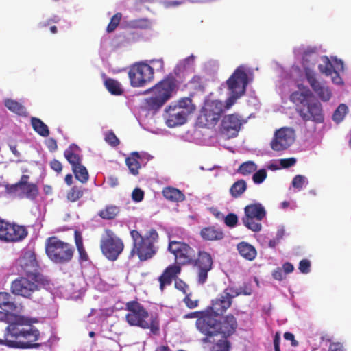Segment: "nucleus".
Wrapping results in <instances>:
<instances>
[{
	"label": "nucleus",
	"instance_id": "3c124183",
	"mask_svg": "<svg viewBox=\"0 0 351 351\" xmlns=\"http://www.w3.org/2000/svg\"><path fill=\"white\" fill-rule=\"evenodd\" d=\"M223 218L224 223L228 227L234 228L238 223V217L234 213H229Z\"/></svg>",
	"mask_w": 351,
	"mask_h": 351
},
{
	"label": "nucleus",
	"instance_id": "aec40b11",
	"mask_svg": "<svg viewBox=\"0 0 351 351\" xmlns=\"http://www.w3.org/2000/svg\"><path fill=\"white\" fill-rule=\"evenodd\" d=\"M29 178V176L23 175L18 182L12 185L11 189L13 191L19 189L23 197L34 200L37 197L39 190L36 184L28 182Z\"/></svg>",
	"mask_w": 351,
	"mask_h": 351
},
{
	"label": "nucleus",
	"instance_id": "5701e85b",
	"mask_svg": "<svg viewBox=\"0 0 351 351\" xmlns=\"http://www.w3.org/2000/svg\"><path fill=\"white\" fill-rule=\"evenodd\" d=\"M181 265L178 263L172 264L168 266L162 274L159 277L158 280L160 282V288L162 291L166 285H169L172 282L173 278L181 271Z\"/></svg>",
	"mask_w": 351,
	"mask_h": 351
},
{
	"label": "nucleus",
	"instance_id": "bf43d9fd",
	"mask_svg": "<svg viewBox=\"0 0 351 351\" xmlns=\"http://www.w3.org/2000/svg\"><path fill=\"white\" fill-rule=\"evenodd\" d=\"M285 274L282 271V269L281 267H277L274 271L272 272V277L278 281H281L283 279L285 278Z\"/></svg>",
	"mask_w": 351,
	"mask_h": 351
},
{
	"label": "nucleus",
	"instance_id": "7c9ffc66",
	"mask_svg": "<svg viewBox=\"0 0 351 351\" xmlns=\"http://www.w3.org/2000/svg\"><path fill=\"white\" fill-rule=\"evenodd\" d=\"M162 193L165 199L171 202H182L185 199L184 195L179 189L174 187H165Z\"/></svg>",
	"mask_w": 351,
	"mask_h": 351
},
{
	"label": "nucleus",
	"instance_id": "4d7b16f0",
	"mask_svg": "<svg viewBox=\"0 0 351 351\" xmlns=\"http://www.w3.org/2000/svg\"><path fill=\"white\" fill-rule=\"evenodd\" d=\"M296 163L295 158H284L280 160V164L283 168H289L293 166Z\"/></svg>",
	"mask_w": 351,
	"mask_h": 351
},
{
	"label": "nucleus",
	"instance_id": "c03bdc74",
	"mask_svg": "<svg viewBox=\"0 0 351 351\" xmlns=\"http://www.w3.org/2000/svg\"><path fill=\"white\" fill-rule=\"evenodd\" d=\"M257 169V165L253 161H246L243 162L237 169V172L243 176H249L254 172Z\"/></svg>",
	"mask_w": 351,
	"mask_h": 351
},
{
	"label": "nucleus",
	"instance_id": "a211bd4d",
	"mask_svg": "<svg viewBox=\"0 0 351 351\" xmlns=\"http://www.w3.org/2000/svg\"><path fill=\"white\" fill-rule=\"evenodd\" d=\"M36 282L27 278L19 277L12 282L11 291L14 295L29 298L32 293L38 289Z\"/></svg>",
	"mask_w": 351,
	"mask_h": 351
},
{
	"label": "nucleus",
	"instance_id": "6e6d98bb",
	"mask_svg": "<svg viewBox=\"0 0 351 351\" xmlns=\"http://www.w3.org/2000/svg\"><path fill=\"white\" fill-rule=\"evenodd\" d=\"M132 198L134 202H141L144 198V192L139 188H136L132 193Z\"/></svg>",
	"mask_w": 351,
	"mask_h": 351
},
{
	"label": "nucleus",
	"instance_id": "09e8293b",
	"mask_svg": "<svg viewBox=\"0 0 351 351\" xmlns=\"http://www.w3.org/2000/svg\"><path fill=\"white\" fill-rule=\"evenodd\" d=\"M105 141L112 147H117L119 145L120 141L112 130H109L105 134Z\"/></svg>",
	"mask_w": 351,
	"mask_h": 351
},
{
	"label": "nucleus",
	"instance_id": "6e6552de",
	"mask_svg": "<svg viewBox=\"0 0 351 351\" xmlns=\"http://www.w3.org/2000/svg\"><path fill=\"white\" fill-rule=\"evenodd\" d=\"M248 83V76L244 66H239L226 81L230 95L226 101V109H229L238 99L245 95Z\"/></svg>",
	"mask_w": 351,
	"mask_h": 351
},
{
	"label": "nucleus",
	"instance_id": "e433bc0d",
	"mask_svg": "<svg viewBox=\"0 0 351 351\" xmlns=\"http://www.w3.org/2000/svg\"><path fill=\"white\" fill-rule=\"evenodd\" d=\"M247 184L246 182L243 180H239L235 182L230 189V193L234 198H238L246 191Z\"/></svg>",
	"mask_w": 351,
	"mask_h": 351
},
{
	"label": "nucleus",
	"instance_id": "37998d69",
	"mask_svg": "<svg viewBox=\"0 0 351 351\" xmlns=\"http://www.w3.org/2000/svg\"><path fill=\"white\" fill-rule=\"evenodd\" d=\"M348 112V108L345 104H341L335 110L332 114V120L336 123H341Z\"/></svg>",
	"mask_w": 351,
	"mask_h": 351
},
{
	"label": "nucleus",
	"instance_id": "f257e3e1",
	"mask_svg": "<svg viewBox=\"0 0 351 351\" xmlns=\"http://www.w3.org/2000/svg\"><path fill=\"white\" fill-rule=\"evenodd\" d=\"M37 322L36 318L14 315L6 327L5 339H0V345L21 349L38 347L36 342L40 338V331L33 325Z\"/></svg>",
	"mask_w": 351,
	"mask_h": 351
},
{
	"label": "nucleus",
	"instance_id": "f8f14e48",
	"mask_svg": "<svg viewBox=\"0 0 351 351\" xmlns=\"http://www.w3.org/2000/svg\"><path fill=\"white\" fill-rule=\"evenodd\" d=\"M28 234L25 226L9 223L0 219V240L7 243H16L23 240Z\"/></svg>",
	"mask_w": 351,
	"mask_h": 351
},
{
	"label": "nucleus",
	"instance_id": "1a4fd4ad",
	"mask_svg": "<svg viewBox=\"0 0 351 351\" xmlns=\"http://www.w3.org/2000/svg\"><path fill=\"white\" fill-rule=\"evenodd\" d=\"M104 232L100 241L101 251L107 259L114 261L124 250L123 241L110 229H106Z\"/></svg>",
	"mask_w": 351,
	"mask_h": 351
},
{
	"label": "nucleus",
	"instance_id": "a18cd8bd",
	"mask_svg": "<svg viewBox=\"0 0 351 351\" xmlns=\"http://www.w3.org/2000/svg\"><path fill=\"white\" fill-rule=\"evenodd\" d=\"M210 314L208 311H195L187 313L183 316L185 319H191V318H197L195 325L197 330L200 332V328L198 324V322L199 319H204L206 317H210Z\"/></svg>",
	"mask_w": 351,
	"mask_h": 351
},
{
	"label": "nucleus",
	"instance_id": "bb28decb",
	"mask_svg": "<svg viewBox=\"0 0 351 351\" xmlns=\"http://www.w3.org/2000/svg\"><path fill=\"white\" fill-rule=\"evenodd\" d=\"M318 58L317 49L315 47H310L306 49L302 55V65L305 69L306 73L311 71V68L314 66Z\"/></svg>",
	"mask_w": 351,
	"mask_h": 351
},
{
	"label": "nucleus",
	"instance_id": "5fc2aeb1",
	"mask_svg": "<svg viewBox=\"0 0 351 351\" xmlns=\"http://www.w3.org/2000/svg\"><path fill=\"white\" fill-rule=\"evenodd\" d=\"M299 270L302 274H308L311 271V262L308 259H302L299 263Z\"/></svg>",
	"mask_w": 351,
	"mask_h": 351
},
{
	"label": "nucleus",
	"instance_id": "8fccbe9b",
	"mask_svg": "<svg viewBox=\"0 0 351 351\" xmlns=\"http://www.w3.org/2000/svg\"><path fill=\"white\" fill-rule=\"evenodd\" d=\"M267 176V171L265 169H261L254 173L252 180L255 184H260L264 182Z\"/></svg>",
	"mask_w": 351,
	"mask_h": 351
},
{
	"label": "nucleus",
	"instance_id": "f704fd0d",
	"mask_svg": "<svg viewBox=\"0 0 351 351\" xmlns=\"http://www.w3.org/2000/svg\"><path fill=\"white\" fill-rule=\"evenodd\" d=\"M31 123L34 131L39 135L43 137H47L49 135V130L47 125L40 119L32 117Z\"/></svg>",
	"mask_w": 351,
	"mask_h": 351
},
{
	"label": "nucleus",
	"instance_id": "49530a36",
	"mask_svg": "<svg viewBox=\"0 0 351 351\" xmlns=\"http://www.w3.org/2000/svg\"><path fill=\"white\" fill-rule=\"evenodd\" d=\"M5 105L10 111L19 115L25 113V108L24 106L14 100L7 99L5 102Z\"/></svg>",
	"mask_w": 351,
	"mask_h": 351
},
{
	"label": "nucleus",
	"instance_id": "423d86ee",
	"mask_svg": "<svg viewBox=\"0 0 351 351\" xmlns=\"http://www.w3.org/2000/svg\"><path fill=\"white\" fill-rule=\"evenodd\" d=\"M195 110V106L189 97H184L176 103H172L165 109L166 123L170 127H176L186 123L188 116Z\"/></svg>",
	"mask_w": 351,
	"mask_h": 351
},
{
	"label": "nucleus",
	"instance_id": "ea45409f",
	"mask_svg": "<svg viewBox=\"0 0 351 351\" xmlns=\"http://www.w3.org/2000/svg\"><path fill=\"white\" fill-rule=\"evenodd\" d=\"M204 108H206L208 112L213 113L214 116L217 117L219 119L223 111V105L221 101L218 100H214L208 102L205 105Z\"/></svg>",
	"mask_w": 351,
	"mask_h": 351
},
{
	"label": "nucleus",
	"instance_id": "864d4df0",
	"mask_svg": "<svg viewBox=\"0 0 351 351\" xmlns=\"http://www.w3.org/2000/svg\"><path fill=\"white\" fill-rule=\"evenodd\" d=\"M306 182V178L301 175H297L292 180V186L299 190L302 189Z\"/></svg>",
	"mask_w": 351,
	"mask_h": 351
},
{
	"label": "nucleus",
	"instance_id": "393cba45",
	"mask_svg": "<svg viewBox=\"0 0 351 351\" xmlns=\"http://www.w3.org/2000/svg\"><path fill=\"white\" fill-rule=\"evenodd\" d=\"M244 216L247 219L255 218L256 221H262L266 216V211L260 203H254L247 205L244 208Z\"/></svg>",
	"mask_w": 351,
	"mask_h": 351
},
{
	"label": "nucleus",
	"instance_id": "7ed1b4c3",
	"mask_svg": "<svg viewBox=\"0 0 351 351\" xmlns=\"http://www.w3.org/2000/svg\"><path fill=\"white\" fill-rule=\"evenodd\" d=\"M179 84L176 72L168 74L147 90V91H152L153 95L145 99V108L149 111L157 112L176 93Z\"/></svg>",
	"mask_w": 351,
	"mask_h": 351
},
{
	"label": "nucleus",
	"instance_id": "052dcab7",
	"mask_svg": "<svg viewBox=\"0 0 351 351\" xmlns=\"http://www.w3.org/2000/svg\"><path fill=\"white\" fill-rule=\"evenodd\" d=\"M78 254H79V261L80 262H86L88 261L89 257L85 250L84 246L77 248Z\"/></svg>",
	"mask_w": 351,
	"mask_h": 351
},
{
	"label": "nucleus",
	"instance_id": "72a5a7b5",
	"mask_svg": "<svg viewBox=\"0 0 351 351\" xmlns=\"http://www.w3.org/2000/svg\"><path fill=\"white\" fill-rule=\"evenodd\" d=\"M120 212L118 206L114 205H107L104 208L99 210L98 215L103 219L112 220L116 218Z\"/></svg>",
	"mask_w": 351,
	"mask_h": 351
},
{
	"label": "nucleus",
	"instance_id": "b1692460",
	"mask_svg": "<svg viewBox=\"0 0 351 351\" xmlns=\"http://www.w3.org/2000/svg\"><path fill=\"white\" fill-rule=\"evenodd\" d=\"M0 308L7 313H16L21 311L22 306L13 300L10 293L0 292Z\"/></svg>",
	"mask_w": 351,
	"mask_h": 351
},
{
	"label": "nucleus",
	"instance_id": "39448f33",
	"mask_svg": "<svg viewBox=\"0 0 351 351\" xmlns=\"http://www.w3.org/2000/svg\"><path fill=\"white\" fill-rule=\"evenodd\" d=\"M132 240V247L129 258L137 256L141 261H145L152 258L157 252L155 243L158 241V234L152 228L143 236L138 230H132L130 232Z\"/></svg>",
	"mask_w": 351,
	"mask_h": 351
},
{
	"label": "nucleus",
	"instance_id": "e2e57ef3",
	"mask_svg": "<svg viewBox=\"0 0 351 351\" xmlns=\"http://www.w3.org/2000/svg\"><path fill=\"white\" fill-rule=\"evenodd\" d=\"M45 144L48 149L51 152H55L58 149L57 142L53 138H49L47 140H46Z\"/></svg>",
	"mask_w": 351,
	"mask_h": 351
},
{
	"label": "nucleus",
	"instance_id": "4be33fe9",
	"mask_svg": "<svg viewBox=\"0 0 351 351\" xmlns=\"http://www.w3.org/2000/svg\"><path fill=\"white\" fill-rule=\"evenodd\" d=\"M143 330H149L150 334L158 336L160 334V320L158 313H148L140 327Z\"/></svg>",
	"mask_w": 351,
	"mask_h": 351
},
{
	"label": "nucleus",
	"instance_id": "f03ea898",
	"mask_svg": "<svg viewBox=\"0 0 351 351\" xmlns=\"http://www.w3.org/2000/svg\"><path fill=\"white\" fill-rule=\"evenodd\" d=\"M200 332L204 335L203 343L214 341L219 336L228 338L232 335L237 328V322L235 317L229 314L218 321L213 315L206 317L198 322Z\"/></svg>",
	"mask_w": 351,
	"mask_h": 351
},
{
	"label": "nucleus",
	"instance_id": "603ef678",
	"mask_svg": "<svg viewBox=\"0 0 351 351\" xmlns=\"http://www.w3.org/2000/svg\"><path fill=\"white\" fill-rule=\"evenodd\" d=\"M228 288L231 289V291H233L234 292L238 293V295L241 294H243L245 295H250L252 293V289L246 285H244L243 286L240 287L239 288H236L234 287H228Z\"/></svg>",
	"mask_w": 351,
	"mask_h": 351
},
{
	"label": "nucleus",
	"instance_id": "c9c22d12",
	"mask_svg": "<svg viewBox=\"0 0 351 351\" xmlns=\"http://www.w3.org/2000/svg\"><path fill=\"white\" fill-rule=\"evenodd\" d=\"M104 85L108 92L112 95H121L123 93L121 84L114 79H106L104 82Z\"/></svg>",
	"mask_w": 351,
	"mask_h": 351
},
{
	"label": "nucleus",
	"instance_id": "2eb2a0df",
	"mask_svg": "<svg viewBox=\"0 0 351 351\" xmlns=\"http://www.w3.org/2000/svg\"><path fill=\"white\" fill-rule=\"evenodd\" d=\"M125 321L131 326L140 327L149 311L140 302L132 300L125 304Z\"/></svg>",
	"mask_w": 351,
	"mask_h": 351
},
{
	"label": "nucleus",
	"instance_id": "0e129e2a",
	"mask_svg": "<svg viewBox=\"0 0 351 351\" xmlns=\"http://www.w3.org/2000/svg\"><path fill=\"white\" fill-rule=\"evenodd\" d=\"M150 63L153 65L152 67H156L157 71H163L164 69V62L162 59L152 60Z\"/></svg>",
	"mask_w": 351,
	"mask_h": 351
},
{
	"label": "nucleus",
	"instance_id": "2f4dec72",
	"mask_svg": "<svg viewBox=\"0 0 351 351\" xmlns=\"http://www.w3.org/2000/svg\"><path fill=\"white\" fill-rule=\"evenodd\" d=\"M209 343H211L209 346V351H230L231 343L227 338L220 337L218 339L216 337L214 341Z\"/></svg>",
	"mask_w": 351,
	"mask_h": 351
},
{
	"label": "nucleus",
	"instance_id": "69168bd1",
	"mask_svg": "<svg viewBox=\"0 0 351 351\" xmlns=\"http://www.w3.org/2000/svg\"><path fill=\"white\" fill-rule=\"evenodd\" d=\"M74 236L76 247L78 248L83 247V239L81 233L78 231H75Z\"/></svg>",
	"mask_w": 351,
	"mask_h": 351
},
{
	"label": "nucleus",
	"instance_id": "58836bf2",
	"mask_svg": "<svg viewBox=\"0 0 351 351\" xmlns=\"http://www.w3.org/2000/svg\"><path fill=\"white\" fill-rule=\"evenodd\" d=\"M322 64H319L318 69L320 73L326 75V76L332 75V73H335L339 75L338 73L335 71L334 66L332 62L330 61L327 56H323L322 58Z\"/></svg>",
	"mask_w": 351,
	"mask_h": 351
},
{
	"label": "nucleus",
	"instance_id": "680f3d73",
	"mask_svg": "<svg viewBox=\"0 0 351 351\" xmlns=\"http://www.w3.org/2000/svg\"><path fill=\"white\" fill-rule=\"evenodd\" d=\"M50 167L55 171L56 173H60L62 171V163L56 160L53 159L50 162Z\"/></svg>",
	"mask_w": 351,
	"mask_h": 351
},
{
	"label": "nucleus",
	"instance_id": "338daca9",
	"mask_svg": "<svg viewBox=\"0 0 351 351\" xmlns=\"http://www.w3.org/2000/svg\"><path fill=\"white\" fill-rule=\"evenodd\" d=\"M281 268L285 275L291 273L294 270L293 264L289 262L285 263Z\"/></svg>",
	"mask_w": 351,
	"mask_h": 351
},
{
	"label": "nucleus",
	"instance_id": "c85d7f7f",
	"mask_svg": "<svg viewBox=\"0 0 351 351\" xmlns=\"http://www.w3.org/2000/svg\"><path fill=\"white\" fill-rule=\"evenodd\" d=\"M78 149L77 145L72 144L64 152V156L71 165L72 168L82 164V157L75 153V150Z\"/></svg>",
	"mask_w": 351,
	"mask_h": 351
},
{
	"label": "nucleus",
	"instance_id": "cd10ccee",
	"mask_svg": "<svg viewBox=\"0 0 351 351\" xmlns=\"http://www.w3.org/2000/svg\"><path fill=\"white\" fill-rule=\"evenodd\" d=\"M219 119L213 113L208 112L206 108H203L197 118V123L202 128H210L216 125Z\"/></svg>",
	"mask_w": 351,
	"mask_h": 351
},
{
	"label": "nucleus",
	"instance_id": "0eeeda50",
	"mask_svg": "<svg viewBox=\"0 0 351 351\" xmlns=\"http://www.w3.org/2000/svg\"><path fill=\"white\" fill-rule=\"evenodd\" d=\"M74 247L69 243L62 241L57 237L47 238L45 241V253L49 258L57 264L70 262L74 255Z\"/></svg>",
	"mask_w": 351,
	"mask_h": 351
},
{
	"label": "nucleus",
	"instance_id": "79ce46f5",
	"mask_svg": "<svg viewBox=\"0 0 351 351\" xmlns=\"http://www.w3.org/2000/svg\"><path fill=\"white\" fill-rule=\"evenodd\" d=\"M247 217L243 216L242 217V222L243 225L249 230L258 232L262 229L261 221H256L255 218H251L247 219Z\"/></svg>",
	"mask_w": 351,
	"mask_h": 351
},
{
	"label": "nucleus",
	"instance_id": "de8ad7c7",
	"mask_svg": "<svg viewBox=\"0 0 351 351\" xmlns=\"http://www.w3.org/2000/svg\"><path fill=\"white\" fill-rule=\"evenodd\" d=\"M122 14L120 12L116 13L110 19L108 23L106 31L108 33L114 32L120 23L121 20Z\"/></svg>",
	"mask_w": 351,
	"mask_h": 351
},
{
	"label": "nucleus",
	"instance_id": "4468645a",
	"mask_svg": "<svg viewBox=\"0 0 351 351\" xmlns=\"http://www.w3.org/2000/svg\"><path fill=\"white\" fill-rule=\"evenodd\" d=\"M193 257L191 265L197 268V282L204 284L208 278V273L212 269L213 259L211 254L204 250H199Z\"/></svg>",
	"mask_w": 351,
	"mask_h": 351
},
{
	"label": "nucleus",
	"instance_id": "a878e982",
	"mask_svg": "<svg viewBox=\"0 0 351 351\" xmlns=\"http://www.w3.org/2000/svg\"><path fill=\"white\" fill-rule=\"evenodd\" d=\"M200 236L205 241H219L223 239L224 233L219 228L208 226L201 230Z\"/></svg>",
	"mask_w": 351,
	"mask_h": 351
},
{
	"label": "nucleus",
	"instance_id": "9d476101",
	"mask_svg": "<svg viewBox=\"0 0 351 351\" xmlns=\"http://www.w3.org/2000/svg\"><path fill=\"white\" fill-rule=\"evenodd\" d=\"M154 67L145 62H137L130 67L128 77L132 87H143L153 81Z\"/></svg>",
	"mask_w": 351,
	"mask_h": 351
},
{
	"label": "nucleus",
	"instance_id": "9b49d317",
	"mask_svg": "<svg viewBox=\"0 0 351 351\" xmlns=\"http://www.w3.org/2000/svg\"><path fill=\"white\" fill-rule=\"evenodd\" d=\"M168 251L175 257L176 263L182 265H191L193 257L195 256V250L188 243L177 240L169 239Z\"/></svg>",
	"mask_w": 351,
	"mask_h": 351
},
{
	"label": "nucleus",
	"instance_id": "774afa93",
	"mask_svg": "<svg viewBox=\"0 0 351 351\" xmlns=\"http://www.w3.org/2000/svg\"><path fill=\"white\" fill-rule=\"evenodd\" d=\"M284 338L286 340L291 341L292 346H297L298 345V342L295 339V337H294L293 334H292L289 332H286L284 334Z\"/></svg>",
	"mask_w": 351,
	"mask_h": 351
},
{
	"label": "nucleus",
	"instance_id": "412c9836",
	"mask_svg": "<svg viewBox=\"0 0 351 351\" xmlns=\"http://www.w3.org/2000/svg\"><path fill=\"white\" fill-rule=\"evenodd\" d=\"M306 78L313 91L322 101H328L330 99L332 96L331 90L328 86L317 80L314 73L307 71Z\"/></svg>",
	"mask_w": 351,
	"mask_h": 351
},
{
	"label": "nucleus",
	"instance_id": "ddd939ff",
	"mask_svg": "<svg viewBox=\"0 0 351 351\" xmlns=\"http://www.w3.org/2000/svg\"><path fill=\"white\" fill-rule=\"evenodd\" d=\"M231 289L226 288L223 293L217 298L212 300L211 305L206 309L210 315L215 318L223 315L228 309L232 303V299L238 296V293L231 291Z\"/></svg>",
	"mask_w": 351,
	"mask_h": 351
},
{
	"label": "nucleus",
	"instance_id": "6ab92c4d",
	"mask_svg": "<svg viewBox=\"0 0 351 351\" xmlns=\"http://www.w3.org/2000/svg\"><path fill=\"white\" fill-rule=\"evenodd\" d=\"M241 124L240 119L237 115H226L222 119L220 133L226 138L235 137L238 134Z\"/></svg>",
	"mask_w": 351,
	"mask_h": 351
},
{
	"label": "nucleus",
	"instance_id": "c756f323",
	"mask_svg": "<svg viewBox=\"0 0 351 351\" xmlns=\"http://www.w3.org/2000/svg\"><path fill=\"white\" fill-rule=\"evenodd\" d=\"M237 250L240 255L248 261L254 260L257 254L255 247L246 242L239 243Z\"/></svg>",
	"mask_w": 351,
	"mask_h": 351
},
{
	"label": "nucleus",
	"instance_id": "4c0bfd02",
	"mask_svg": "<svg viewBox=\"0 0 351 351\" xmlns=\"http://www.w3.org/2000/svg\"><path fill=\"white\" fill-rule=\"evenodd\" d=\"M72 171L74 173L75 178L82 184H85L89 179L88 172L86 168L82 164L73 167Z\"/></svg>",
	"mask_w": 351,
	"mask_h": 351
},
{
	"label": "nucleus",
	"instance_id": "20e7f679",
	"mask_svg": "<svg viewBox=\"0 0 351 351\" xmlns=\"http://www.w3.org/2000/svg\"><path fill=\"white\" fill-rule=\"evenodd\" d=\"M312 93L309 90L305 92L295 91L290 95V100L296 105V110L304 121H313L316 123L324 121L322 106L319 101H310Z\"/></svg>",
	"mask_w": 351,
	"mask_h": 351
},
{
	"label": "nucleus",
	"instance_id": "dca6fc26",
	"mask_svg": "<svg viewBox=\"0 0 351 351\" xmlns=\"http://www.w3.org/2000/svg\"><path fill=\"white\" fill-rule=\"evenodd\" d=\"M295 141L293 130L282 128L278 130L271 141V148L276 152L287 149Z\"/></svg>",
	"mask_w": 351,
	"mask_h": 351
},
{
	"label": "nucleus",
	"instance_id": "473e14b6",
	"mask_svg": "<svg viewBox=\"0 0 351 351\" xmlns=\"http://www.w3.org/2000/svg\"><path fill=\"white\" fill-rule=\"evenodd\" d=\"M140 158V155L138 152H133L131 156L128 157L125 160V163L130 173L134 176L138 174V170L141 168V165L138 161Z\"/></svg>",
	"mask_w": 351,
	"mask_h": 351
},
{
	"label": "nucleus",
	"instance_id": "f3484780",
	"mask_svg": "<svg viewBox=\"0 0 351 351\" xmlns=\"http://www.w3.org/2000/svg\"><path fill=\"white\" fill-rule=\"evenodd\" d=\"M19 265L28 277H32L35 281H39L40 279V276L38 273L39 266L34 252H25L19 259Z\"/></svg>",
	"mask_w": 351,
	"mask_h": 351
},
{
	"label": "nucleus",
	"instance_id": "a19ab883",
	"mask_svg": "<svg viewBox=\"0 0 351 351\" xmlns=\"http://www.w3.org/2000/svg\"><path fill=\"white\" fill-rule=\"evenodd\" d=\"M85 189L78 186H73L68 191L66 199L71 202H75L81 199L84 195Z\"/></svg>",
	"mask_w": 351,
	"mask_h": 351
},
{
	"label": "nucleus",
	"instance_id": "13d9d810",
	"mask_svg": "<svg viewBox=\"0 0 351 351\" xmlns=\"http://www.w3.org/2000/svg\"><path fill=\"white\" fill-rule=\"evenodd\" d=\"M186 306L189 308H194L197 306L199 301L197 300H192L190 295H186L184 299Z\"/></svg>",
	"mask_w": 351,
	"mask_h": 351
}]
</instances>
